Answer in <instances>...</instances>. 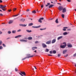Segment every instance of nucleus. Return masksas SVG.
<instances>
[{
  "instance_id": "obj_1",
  "label": "nucleus",
  "mask_w": 76,
  "mask_h": 76,
  "mask_svg": "<svg viewBox=\"0 0 76 76\" xmlns=\"http://www.w3.org/2000/svg\"><path fill=\"white\" fill-rule=\"evenodd\" d=\"M5 7H6V6H3L2 5H0V9H2V10L4 11H5L6 10V9L5 8Z\"/></svg>"
},
{
  "instance_id": "obj_2",
  "label": "nucleus",
  "mask_w": 76,
  "mask_h": 76,
  "mask_svg": "<svg viewBox=\"0 0 76 76\" xmlns=\"http://www.w3.org/2000/svg\"><path fill=\"white\" fill-rule=\"evenodd\" d=\"M63 44H64V45H61L60 46V48H64L66 47V42H64L63 43Z\"/></svg>"
},
{
  "instance_id": "obj_3",
  "label": "nucleus",
  "mask_w": 76,
  "mask_h": 76,
  "mask_svg": "<svg viewBox=\"0 0 76 76\" xmlns=\"http://www.w3.org/2000/svg\"><path fill=\"white\" fill-rule=\"evenodd\" d=\"M63 7L62 6H60L58 7V9H59V10L60 11L62 10H63Z\"/></svg>"
},
{
  "instance_id": "obj_4",
  "label": "nucleus",
  "mask_w": 76,
  "mask_h": 76,
  "mask_svg": "<svg viewBox=\"0 0 76 76\" xmlns=\"http://www.w3.org/2000/svg\"><path fill=\"white\" fill-rule=\"evenodd\" d=\"M41 20H44V18H39V20L38 22H40V23H42V21H41Z\"/></svg>"
},
{
  "instance_id": "obj_5",
  "label": "nucleus",
  "mask_w": 76,
  "mask_h": 76,
  "mask_svg": "<svg viewBox=\"0 0 76 76\" xmlns=\"http://www.w3.org/2000/svg\"><path fill=\"white\" fill-rule=\"evenodd\" d=\"M62 12L63 13H65V12H66V8H64L62 9Z\"/></svg>"
},
{
  "instance_id": "obj_6",
  "label": "nucleus",
  "mask_w": 76,
  "mask_h": 76,
  "mask_svg": "<svg viewBox=\"0 0 76 76\" xmlns=\"http://www.w3.org/2000/svg\"><path fill=\"white\" fill-rule=\"evenodd\" d=\"M20 26H23V27H25V26H26V25L27 24H19Z\"/></svg>"
},
{
  "instance_id": "obj_7",
  "label": "nucleus",
  "mask_w": 76,
  "mask_h": 76,
  "mask_svg": "<svg viewBox=\"0 0 76 76\" xmlns=\"http://www.w3.org/2000/svg\"><path fill=\"white\" fill-rule=\"evenodd\" d=\"M42 46L43 48H45V47H47V45L44 43L42 44Z\"/></svg>"
},
{
  "instance_id": "obj_8",
  "label": "nucleus",
  "mask_w": 76,
  "mask_h": 76,
  "mask_svg": "<svg viewBox=\"0 0 76 76\" xmlns=\"http://www.w3.org/2000/svg\"><path fill=\"white\" fill-rule=\"evenodd\" d=\"M51 40L49 41L46 42V44H51Z\"/></svg>"
},
{
  "instance_id": "obj_9",
  "label": "nucleus",
  "mask_w": 76,
  "mask_h": 76,
  "mask_svg": "<svg viewBox=\"0 0 76 76\" xmlns=\"http://www.w3.org/2000/svg\"><path fill=\"white\" fill-rule=\"evenodd\" d=\"M66 29H68V27H64L63 28V31H66Z\"/></svg>"
},
{
  "instance_id": "obj_10",
  "label": "nucleus",
  "mask_w": 76,
  "mask_h": 76,
  "mask_svg": "<svg viewBox=\"0 0 76 76\" xmlns=\"http://www.w3.org/2000/svg\"><path fill=\"white\" fill-rule=\"evenodd\" d=\"M56 39H53L52 42V44H54L55 42H56Z\"/></svg>"
},
{
  "instance_id": "obj_11",
  "label": "nucleus",
  "mask_w": 76,
  "mask_h": 76,
  "mask_svg": "<svg viewBox=\"0 0 76 76\" xmlns=\"http://www.w3.org/2000/svg\"><path fill=\"white\" fill-rule=\"evenodd\" d=\"M67 46L68 48H71L72 47V45L71 44H68L67 45Z\"/></svg>"
},
{
  "instance_id": "obj_12",
  "label": "nucleus",
  "mask_w": 76,
  "mask_h": 76,
  "mask_svg": "<svg viewBox=\"0 0 76 76\" xmlns=\"http://www.w3.org/2000/svg\"><path fill=\"white\" fill-rule=\"evenodd\" d=\"M63 38V36H62L58 37L57 38V39L58 40H59V39H61V38Z\"/></svg>"
},
{
  "instance_id": "obj_13",
  "label": "nucleus",
  "mask_w": 76,
  "mask_h": 76,
  "mask_svg": "<svg viewBox=\"0 0 76 76\" xmlns=\"http://www.w3.org/2000/svg\"><path fill=\"white\" fill-rule=\"evenodd\" d=\"M35 49H37V47H33L32 48V50L34 51L35 50Z\"/></svg>"
},
{
  "instance_id": "obj_14",
  "label": "nucleus",
  "mask_w": 76,
  "mask_h": 76,
  "mask_svg": "<svg viewBox=\"0 0 76 76\" xmlns=\"http://www.w3.org/2000/svg\"><path fill=\"white\" fill-rule=\"evenodd\" d=\"M34 57V56H27L26 57V58H30V57Z\"/></svg>"
},
{
  "instance_id": "obj_15",
  "label": "nucleus",
  "mask_w": 76,
  "mask_h": 76,
  "mask_svg": "<svg viewBox=\"0 0 76 76\" xmlns=\"http://www.w3.org/2000/svg\"><path fill=\"white\" fill-rule=\"evenodd\" d=\"M20 41H21V42H27V40H24V39H22V40H20Z\"/></svg>"
},
{
  "instance_id": "obj_16",
  "label": "nucleus",
  "mask_w": 76,
  "mask_h": 76,
  "mask_svg": "<svg viewBox=\"0 0 76 76\" xmlns=\"http://www.w3.org/2000/svg\"><path fill=\"white\" fill-rule=\"evenodd\" d=\"M54 6V5L51 4L49 6V8H51L53 7V6Z\"/></svg>"
},
{
  "instance_id": "obj_17",
  "label": "nucleus",
  "mask_w": 76,
  "mask_h": 76,
  "mask_svg": "<svg viewBox=\"0 0 76 76\" xmlns=\"http://www.w3.org/2000/svg\"><path fill=\"white\" fill-rule=\"evenodd\" d=\"M20 73H21L22 74H23V75L25 76L26 75V74H25V72H20Z\"/></svg>"
},
{
  "instance_id": "obj_18",
  "label": "nucleus",
  "mask_w": 76,
  "mask_h": 76,
  "mask_svg": "<svg viewBox=\"0 0 76 76\" xmlns=\"http://www.w3.org/2000/svg\"><path fill=\"white\" fill-rule=\"evenodd\" d=\"M49 5H50V3H47V4L45 5V7H48V6H49Z\"/></svg>"
},
{
  "instance_id": "obj_19",
  "label": "nucleus",
  "mask_w": 76,
  "mask_h": 76,
  "mask_svg": "<svg viewBox=\"0 0 76 76\" xmlns=\"http://www.w3.org/2000/svg\"><path fill=\"white\" fill-rule=\"evenodd\" d=\"M32 39V37H29L28 38V40H31V39Z\"/></svg>"
},
{
  "instance_id": "obj_20",
  "label": "nucleus",
  "mask_w": 76,
  "mask_h": 76,
  "mask_svg": "<svg viewBox=\"0 0 76 76\" xmlns=\"http://www.w3.org/2000/svg\"><path fill=\"white\" fill-rule=\"evenodd\" d=\"M26 31L27 32H28V33L31 32H32V31H31V30H26Z\"/></svg>"
},
{
  "instance_id": "obj_21",
  "label": "nucleus",
  "mask_w": 76,
  "mask_h": 76,
  "mask_svg": "<svg viewBox=\"0 0 76 76\" xmlns=\"http://www.w3.org/2000/svg\"><path fill=\"white\" fill-rule=\"evenodd\" d=\"M63 34L64 35H67L68 33H67V32H65Z\"/></svg>"
},
{
  "instance_id": "obj_22",
  "label": "nucleus",
  "mask_w": 76,
  "mask_h": 76,
  "mask_svg": "<svg viewBox=\"0 0 76 76\" xmlns=\"http://www.w3.org/2000/svg\"><path fill=\"white\" fill-rule=\"evenodd\" d=\"M24 20H25V19L23 20V19H22L20 20V21L21 22H24Z\"/></svg>"
},
{
  "instance_id": "obj_23",
  "label": "nucleus",
  "mask_w": 76,
  "mask_h": 76,
  "mask_svg": "<svg viewBox=\"0 0 76 76\" xmlns=\"http://www.w3.org/2000/svg\"><path fill=\"white\" fill-rule=\"evenodd\" d=\"M67 50H64L63 51V54H65V53H66V52H67Z\"/></svg>"
},
{
  "instance_id": "obj_24",
  "label": "nucleus",
  "mask_w": 76,
  "mask_h": 76,
  "mask_svg": "<svg viewBox=\"0 0 76 76\" xmlns=\"http://www.w3.org/2000/svg\"><path fill=\"white\" fill-rule=\"evenodd\" d=\"M32 25H33V23H30L28 24L29 26H32Z\"/></svg>"
},
{
  "instance_id": "obj_25",
  "label": "nucleus",
  "mask_w": 76,
  "mask_h": 76,
  "mask_svg": "<svg viewBox=\"0 0 76 76\" xmlns=\"http://www.w3.org/2000/svg\"><path fill=\"white\" fill-rule=\"evenodd\" d=\"M13 21L12 20H11L9 22V24H10L11 23H13Z\"/></svg>"
},
{
  "instance_id": "obj_26",
  "label": "nucleus",
  "mask_w": 76,
  "mask_h": 76,
  "mask_svg": "<svg viewBox=\"0 0 76 76\" xmlns=\"http://www.w3.org/2000/svg\"><path fill=\"white\" fill-rule=\"evenodd\" d=\"M16 31L13 30L12 31V33L13 34H16Z\"/></svg>"
},
{
  "instance_id": "obj_27",
  "label": "nucleus",
  "mask_w": 76,
  "mask_h": 76,
  "mask_svg": "<svg viewBox=\"0 0 76 76\" xmlns=\"http://www.w3.org/2000/svg\"><path fill=\"white\" fill-rule=\"evenodd\" d=\"M55 22L56 23H58V18H57L56 20L55 21Z\"/></svg>"
},
{
  "instance_id": "obj_28",
  "label": "nucleus",
  "mask_w": 76,
  "mask_h": 76,
  "mask_svg": "<svg viewBox=\"0 0 76 76\" xmlns=\"http://www.w3.org/2000/svg\"><path fill=\"white\" fill-rule=\"evenodd\" d=\"M46 28H40V30H41V31H42V30H45L46 29Z\"/></svg>"
},
{
  "instance_id": "obj_29",
  "label": "nucleus",
  "mask_w": 76,
  "mask_h": 76,
  "mask_svg": "<svg viewBox=\"0 0 76 76\" xmlns=\"http://www.w3.org/2000/svg\"><path fill=\"white\" fill-rule=\"evenodd\" d=\"M53 54H56V51L55 50H53L52 52Z\"/></svg>"
},
{
  "instance_id": "obj_30",
  "label": "nucleus",
  "mask_w": 76,
  "mask_h": 76,
  "mask_svg": "<svg viewBox=\"0 0 76 76\" xmlns=\"http://www.w3.org/2000/svg\"><path fill=\"white\" fill-rule=\"evenodd\" d=\"M32 13H33L35 14L36 13V11H35V10H34L32 12Z\"/></svg>"
},
{
  "instance_id": "obj_31",
  "label": "nucleus",
  "mask_w": 76,
  "mask_h": 76,
  "mask_svg": "<svg viewBox=\"0 0 76 76\" xmlns=\"http://www.w3.org/2000/svg\"><path fill=\"white\" fill-rule=\"evenodd\" d=\"M61 16H62V18H64V15L62 14L61 15Z\"/></svg>"
},
{
  "instance_id": "obj_32",
  "label": "nucleus",
  "mask_w": 76,
  "mask_h": 76,
  "mask_svg": "<svg viewBox=\"0 0 76 76\" xmlns=\"http://www.w3.org/2000/svg\"><path fill=\"white\" fill-rule=\"evenodd\" d=\"M17 9V8H14L13 9V11H14V12H15V10H16Z\"/></svg>"
},
{
  "instance_id": "obj_33",
  "label": "nucleus",
  "mask_w": 76,
  "mask_h": 76,
  "mask_svg": "<svg viewBox=\"0 0 76 76\" xmlns=\"http://www.w3.org/2000/svg\"><path fill=\"white\" fill-rule=\"evenodd\" d=\"M26 57H25V58H23L22 59V61H23V60H25V59H26Z\"/></svg>"
},
{
  "instance_id": "obj_34",
  "label": "nucleus",
  "mask_w": 76,
  "mask_h": 76,
  "mask_svg": "<svg viewBox=\"0 0 76 76\" xmlns=\"http://www.w3.org/2000/svg\"><path fill=\"white\" fill-rule=\"evenodd\" d=\"M40 27H41V26H36V28H40Z\"/></svg>"
},
{
  "instance_id": "obj_35",
  "label": "nucleus",
  "mask_w": 76,
  "mask_h": 76,
  "mask_svg": "<svg viewBox=\"0 0 76 76\" xmlns=\"http://www.w3.org/2000/svg\"><path fill=\"white\" fill-rule=\"evenodd\" d=\"M35 44H38V43H39V42L38 41H36L35 42Z\"/></svg>"
},
{
  "instance_id": "obj_36",
  "label": "nucleus",
  "mask_w": 76,
  "mask_h": 76,
  "mask_svg": "<svg viewBox=\"0 0 76 76\" xmlns=\"http://www.w3.org/2000/svg\"><path fill=\"white\" fill-rule=\"evenodd\" d=\"M46 52H48V51H49V50H48V49H46Z\"/></svg>"
},
{
  "instance_id": "obj_37",
  "label": "nucleus",
  "mask_w": 76,
  "mask_h": 76,
  "mask_svg": "<svg viewBox=\"0 0 76 76\" xmlns=\"http://www.w3.org/2000/svg\"><path fill=\"white\" fill-rule=\"evenodd\" d=\"M20 31H21V29H19V30L17 31V32H20Z\"/></svg>"
},
{
  "instance_id": "obj_38",
  "label": "nucleus",
  "mask_w": 76,
  "mask_h": 76,
  "mask_svg": "<svg viewBox=\"0 0 76 76\" xmlns=\"http://www.w3.org/2000/svg\"><path fill=\"white\" fill-rule=\"evenodd\" d=\"M8 34H11V31H9L8 32Z\"/></svg>"
},
{
  "instance_id": "obj_39",
  "label": "nucleus",
  "mask_w": 76,
  "mask_h": 76,
  "mask_svg": "<svg viewBox=\"0 0 76 76\" xmlns=\"http://www.w3.org/2000/svg\"><path fill=\"white\" fill-rule=\"evenodd\" d=\"M32 28H37V26H32Z\"/></svg>"
},
{
  "instance_id": "obj_40",
  "label": "nucleus",
  "mask_w": 76,
  "mask_h": 76,
  "mask_svg": "<svg viewBox=\"0 0 76 76\" xmlns=\"http://www.w3.org/2000/svg\"><path fill=\"white\" fill-rule=\"evenodd\" d=\"M67 1L68 2H71V0H67Z\"/></svg>"
},
{
  "instance_id": "obj_41",
  "label": "nucleus",
  "mask_w": 76,
  "mask_h": 76,
  "mask_svg": "<svg viewBox=\"0 0 76 76\" xmlns=\"http://www.w3.org/2000/svg\"><path fill=\"white\" fill-rule=\"evenodd\" d=\"M19 74H20V75H21V76H23V75H22V73H19Z\"/></svg>"
},
{
  "instance_id": "obj_42",
  "label": "nucleus",
  "mask_w": 76,
  "mask_h": 76,
  "mask_svg": "<svg viewBox=\"0 0 76 76\" xmlns=\"http://www.w3.org/2000/svg\"><path fill=\"white\" fill-rule=\"evenodd\" d=\"M18 69H16V68H15V71H16V72H17V71H18Z\"/></svg>"
},
{
  "instance_id": "obj_43",
  "label": "nucleus",
  "mask_w": 76,
  "mask_h": 76,
  "mask_svg": "<svg viewBox=\"0 0 76 76\" xmlns=\"http://www.w3.org/2000/svg\"><path fill=\"white\" fill-rule=\"evenodd\" d=\"M60 56H61V54H58V57H60Z\"/></svg>"
},
{
  "instance_id": "obj_44",
  "label": "nucleus",
  "mask_w": 76,
  "mask_h": 76,
  "mask_svg": "<svg viewBox=\"0 0 76 76\" xmlns=\"http://www.w3.org/2000/svg\"><path fill=\"white\" fill-rule=\"evenodd\" d=\"M3 45L4 47H6V45H4V44H3Z\"/></svg>"
},
{
  "instance_id": "obj_45",
  "label": "nucleus",
  "mask_w": 76,
  "mask_h": 76,
  "mask_svg": "<svg viewBox=\"0 0 76 76\" xmlns=\"http://www.w3.org/2000/svg\"><path fill=\"white\" fill-rule=\"evenodd\" d=\"M17 36H18V37H22V36L21 35H18Z\"/></svg>"
},
{
  "instance_id": "obj_46",
  "label": "nucleus",
  "mask_w": 76,
  "mask_h": 76,
  "mask_svg": "<svg viewBox=\"0 0 76 76\" xmlns=\"http://www.w3.org/2000/svg\"><path fill=\"white\" fill-rule=\"evenodd\" d=\"M50 54H52L53 53V52H52V51H50Z\"/></svg>"
},
{
  "instance_id": "obj_47",
  "label": "nucleus",
  "mask_w": 76,
  "mask_h": 76,
  "mask_svg": "<svg viewBox=\"0 0 76 76\" xmlns=\"http://www.w3.org/2000/svg\"><path fill=\"white\" fill-rule=\"evenodd\" d=\"M67 56H68V55L66 54V56H64V57H67Z\"/></svg>"
},
{
  "instance_id": "obj_48",
  "label": "nucleus",
  "mask_w": 76,
  "mask_h": 76,
  "mask_svg": "<svg viewBox=\"0 0 76 76\" xmlns=\"http://www.w3.org/2000/svg\"><path fill=\"white\" fill-rule=\"evenodd\" d=\"M43 7H44V5H42L41 6V7L42 8H43Z\"/></svg>"
},
{
  "instance_id": "obj_49",
  "label": "nucleus",
  "mask_w": 76,
  "mask_h": 76,
  "mask_svg": "<svg viewBox=\"0 0 76 76\" xmlns=\"http://www.w3.org/2000/svg\"><path fill=\"white\" fill-rule=\"evenodd\" d=\"M2 43V41H0V45H1V44Z\"/></svg>"
},
{
  "instance_id": "obj_50",
  "label": "nucleus",
  "mask_w": 76,
  "mask_h": 76,
  "mask_svg": "<svg viewBox=\"0 0 76 76\" xmlns=\"http://www.w3.org/2000/svg\"><path fill=\"white\" fill-rule=\"evenodd\" d=\"M3 48V47L2 46H0V49H2Z\"/></svg>"
},
{
  "instance_id": "obj_51",
  "label": "nucleus",
  "mask_w": 76,
  "mask_h": 76,
  "mask_svg": "<svg viewBox=\"0 0 76 76\" xmlns=\"http://www.w3.org/2000/svg\"><path fill=\"white\" fill-rule=\"evenodd\" d=\"M74 56L75 57V56H76V53L74 55Z\"/></svg>"
},
{
  "instance_id": "obj_52",
  "label": "nucleus",
  "mask_w": 76,
  "mask_h": 76,
  "mask_svg": "<svg viewBox=\"0 0 76 76\" xmlns=\"http://www.w3.org/2000/svg\"><path fill=\"white\" fill-rule=\"evenodd\" d=\"M0 3H3V1L1 0H0Z\"/></svg>"
},
{
  "instance_id": "obj_53",
  "label": "nucleus",
  "mask_w": 76,
  "mask_h": 76,
  "mask_svg": "<svg viewBox=\"0 0 76 76\" xmlns=\"http://www.w3.org/2000/svg\"><path fill=\"white\" fill-rule=\"evenodd\" d=\"M8 12H11V11H12L11 10H8Z\"/></svg>"
},
{
  "instance_id": "obj_54",
  "label": "nucleus",
  "mask_w": 76,
  "mask_h": 76,
  "mask_svg": "<svg viewBox=\"0 0 76 76\" xmlns=\"http://www.w3.org/2000/svg\"><path fill=\"white\" fill-rule=\"evenodd\" d=\"M18 38V36H15V38Z\"/></svg>"
},
{
  "instance_id": "obj_55",
  "label": "nucleus",
  "mask_w": 76,
  "mask_h": 76,
  "mask_svg": "<svg viewBox=\"0 0 76 76\" xmlns=\"http://www.w3.org/2000/svg\"><path fill=\"white\" fill-rule=\"evenodd\" d=\"M67 31H71V29H68L67 30Z\"/></svg>"
},
{
  "instance_id": "obj_56",
  "label": "nucleus",
  "mask_w": 76,
  "mask_h": 76,
  "mask_svg": "<svg viewBox=\"0 0 76 76\" xmlns=\"http://www.w3.org/2000/svg\"><path fill=\"white\" fill-rule=\"evenodd\" d=\"M29 10L27 9V12H29Z\"/></svg>"
},
{
  "instance_id": "obj_57",
  "label": "nucleus",
  "mask_w": 76,
  "mask_h": 76,
  "mask_svg": "<svg viewBox=\"0 0 76 76\" xmlns=\"http://www.w3.org/2000/svg\"><path fill=\"white\" fill-rule=\"evenodd\" d=\"M0 16H3V14H0Z\"/></svg>"
},
{
  "instance_id": "obj_58",
  "label": "nucleus",
  "mask_w": 76,
  "mask_h": 76,
  "mask_svg": "<svg viewBox=\"0 0 76 76\" xmlns=\"http://www.w3.org/2000/svg\"><path fill=\"white\" fill-rule=\"evenodd\" d=\"M2 34V32H1V31H0V34Z\"/></svg>"
},
{
  "instance_id": "obj_59",
  "label": "nucleus",
  "mask_w": 76,
  "mask_h": 76,
  "mask_svg": "<svg viewBox=\"0 0 76 76\" xmlns=\"http://www.w3.org/2000/svg\"><path fill=\"white\" fill-rule=\"evenodd\" d=\"M34 53H36V52H37V50H35L34 51Z\"/></svg>"
},
{
  "instance_id": "obj_60",
  "label": "nucleus",
  "mask_w": 76,
  "mask_h": 76,
  "mask_svg": "<svg viewBox=\"0 0 76 76\" xmlns=\"http://www.w3.org/2000/svg\"><path fill=\"white\" fill-rule=\"evenodd\" d=\"M10 39V38L8 37L7 39Z\"/></svg>"
},
{
  "instance_id": "obj_61",
  "label": "nucleus",
  "mask_w": 76,
  "mask_h": 76,
  "mask_svg": "<svg viewBox=\"0 0 76 76\" xmlns=\"http://www.w3.org/2000/svg\"><path fill=\"white\" fill-rule=\"evenodd\" d=\"M48 56H52V55H48Z\"/></svg>"
},
{
  "instance_id": "obj_62",
  "label": "nucleus",
  "mask_w": 76,
  "mask_h": 76,
  "mask_svg": "<svg viewBox=\"0 0 76 76\" xmlns=\"http://www.w3.org/2000/svg\"><path fill=\"white\" fill-rule=\"evenodd\" d=\"M16 16V15L13 16V17H15Z\"/></svg>"
},
{
  "instance_id": "obj_63",
  "label": "nucleus",
  "mask_w": 76,
  "mask_h": 76,
  "mask_svg": "<svg viewBox=\"0 0 76 76\" xmlns=\"http://www.w3.org/2000/svg\"><path fill=\"white\" fill-rule=\"evenodd\" d=\"M31 56V54H29L27 55V56Z\"/></svg>"
},
{
  "instance_id": "obj_64",
  "label": "nucleus",
  "mask_w": 76,
  "mask_h": 76,
  "mask_svg": "<svg viewBox=\"0 0 76 76\" xmlns=\"http://www.w3.org/2000/svg\"><path fill=\"white\" fill-rule=\"evenodd\" d=\"M34 67H35V69H37V68H36V67H35V66H34Z\"/></svg>"
}]
</instances>
